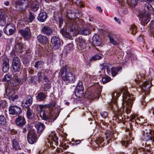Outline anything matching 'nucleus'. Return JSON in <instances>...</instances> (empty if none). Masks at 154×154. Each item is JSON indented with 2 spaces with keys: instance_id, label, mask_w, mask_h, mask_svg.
<instances>
[{
  "instance_id": "obj_28",
  "label": "nucleus",
  "mask_w": 154,
  "mask_h": 154,
  "mask_svg": "<svg viewBox=\"0 0 154 154\" xmlns=\"http://www.w3.org/2000/svg\"><path fill=\"white\" fill-rule=\"evenodd\" d=\"M37 39L39 42L43 44H46L48 41L47 37L46 36L42 35H38L37 36Z\"/></svg>"
},
{
  "instance_id": "obj_47",
  "label": "nucleus",
  "mask_w": 154,
  "mask_h": 154,
  "mask_svg": "<svg viewBox=\"0 0 154 154\" xmlns=\"http://www.w3.org/2000/svg\"><path fill=\"white\" fill-rule=\"evenodd\" d=\"M5 91L6 95L9 97H12L13 94H14V91H12L11 92H10L9 90L8 89H6Z\"/></svg>"
},
{
  "instance_id": "obj_64",
  "label": "nucleus",
  "mask_w": 154,
  "mask_h": 154,
  "mask_svg": "<svg viewBox=\"0 0 154 154\" xmlns=\"http://www.w3.org/2000/svg\"><path fill=\"white\" fill-rule=\"evenodd\" d=\"M149 112L150 113H152L153 115H154V108L152 109L151 110H149Z\"/></svg>"
},
{
  "instance_id": "obj_29",
  "label": "nucleus",
  "mask_w": 154,
  "mask_h": 154,
  "mask_svg": "<svg viewBox=\"0 0 154 154\" xmlns=\"http://www.w3.org/2000/svg\"><path fill=\"white\" fill-rule=\"evenodd\" d=\"M47 18V14L45 12L40 13L37 17L38 20L41 22H44L45 21Z\"/></svg>"
},
{
  "instance_id": "obj_30",
  "label": "nucleus",
  "mask_w": 154,
  "mask_h": 154,
  "mask_svg": "<svg viewBox=\"0 0 154 154\" xmlns=\"http://www.w3.org/2000/svg\"><path fill=\"white\" fill-rule=\"evenodd\" d=\"M12 147L15 150H17L20 149V147L17 139H13L12 141Z\"/></svg>"
},
{
  "instance_id": "obj_25",
  "label": "nucleus",
  "mask_w": 154,
  "mask_h": 154,
  "mask_svg": "<svg viewBox=\"0 0 154 154\" xmlns=\"http://www.w3.org/2000/svg\"><path fill=\"white\" fill-rule=\"evenodd\" d=\"M35 126L37 130L38 133L42 132L45 127L44 124L40 122H36Z\"/></svg>"
},
{
  "instance_id": "obj_41",
  "label": "nucleus",
  "mask_w": 154,
  "mask_h": 154,
  "mask_svg": "<svg viewBox=\"0 0 154 154\" xmlns=\"http://www.w3.org/2000/svg\"><path fill=\"white\" fill-rule=\"evenodd\" d=\"M102 80L103 83L104 84L110 81L111 78L107 75H106L102 77Z\"/></svg>"
},
{
  "instance_id": "obj_55",
  "label": "nucleus",
  "mask_w": 154,
  "mask_h": 154,
  "mask_svg": "<svg viewBox=\"0 0 154 154\" xmlns=\"http://www.w3.org/2000/svg\"><path fill=\"white\" fill-rule=\"evenodd\" d=\"M37 75L38 80L40 81L42 79L41 72H38V73Z\"/></svg>"
},
{
  "instance_id": "obj_48",
  "label": "nucleus",
  "mask_w": 154,
  "mask_h": 154,
  "mask_svg": "<svg viewBox=\"0 0 154 154\" xmlns=\"http://www.w3.org/2000/svg\"><path fill=\"white\" fill-rule=\"evenodd\" d=\"M35 17L31 13V12H29V15L28 19V21L31 22L34 19Z\"/></svg>"
},
{
  "instance_id": "obj_51",
  "label": "nucleus",
  "mask_w": 154,
  "mask_h": 154,
  "mask_svg": "<svg viewBox=\"0 0 154 154\" xmlns=\"http://www.w3.org/2000/svg\"><path fill=\"white\" fill-rule=\"evenodd\" d=\"M15 84L13 85L14 86H16L18 85L21 82V80L20 79L17 78L14 80Z\"/></svg>"
},
{
  "instance_id": "obj_18",
  "label": "nucleus",
  "mask_w": 154,
  "mask_h": 154,
  "mask_svg": "<svg viewBox=\"0 0 154 154\" xmlns=\"http://www.w3.org/2000/svg\"><path fill=\"white\" fill-rule=\"evenodd\" d=\"M129 121L131 122H134L137 124H142L145 122V120L142 117H137L135 119L136 117L134 115H131L130 116Z\"/></svg>"
},
{
  "instance_id": "obj_16",
  "label": "nucleus",
  "mask_w": 154,
  "mask_h": 154,
  "mask_svg": "<svg viewBox=\"0 0 154 154\" xmlns=\"http://www.w3.org/2000/svg\"><path fill=\"white\" fill-rule=\"evenodd\" d=\"M27 140L29 143L30 144H33L37 139L36 133L33 131H30L27 135Z\"/></svg>"
},
{
  "instance_id": "obj_37",
  "label": "nucleus",
  "mask_w": 154,
  "mask_h": 154,
  "mask_svg": "<svg viewBox=\"0 0 154 154\" xmlns=\"http://www.w3.org/2000/svg\"><path fill=\"white\" fill-rule=\"evenodd\" d=\"M80 32L84 35H87L89 34L90 31L89 29L85 28H82L80 29Z\"/></svg>"
},
{
  "instance_id": "obj_46",
  "label": "nucleus",
  "mask_w": 154,
  "mask_h": 154,
  "mask_svg": "<svg viewBox=\"0 0 154 154\" xmlns=\"http://www.w3.org/2000/svg\"><path fill=\"white\" fill-rule=\"evenodd\" d=\"M109 39L110 43L113 45H117L118 44L117 42L115 40V39L113 37L109 36Z\"/></svg>"
},
{
  "instance_id": "obj_58",
  "label": "nucleus",
  "mask_w": 154,
  "mask_h": 154,
  "mask_svg": "<svg viewBox=\"0 0 154 154\" xmlns=\"http://www.w3.org/2000/svg\"><path fill=\"white\" fill-rule=\"evenodd\" d=\"M132 5H134L136 4V0H130Z\"/></svg>"
},
{
  "instance_id": "obj_2",
  "label": "nucleus",
  "mask_w": 154,
  "mask_h": 154,
  "mask_svg": "<svg viewBox=\"0 0 154 154\" xmlns=\"http://www.w3.org/2000/svg\"><path fill=\"white\" fill-rule=\"evenodd\" d=\"M76 69L74 68L68 67L65 66L62 67L60 69L59 75L61 77L62 81L66 84L74 83L75 81V73Z\"/></svg>"
},
{
  "instance_id": "obj_1",
  "label": "nucleus",
  "mask_w": 154,
  "mask_h": 154,
  "mask_svg": "<svg viewBox=\"0 0 154 154\" xmlns=\"http://www.w3.org/2000/svg\"><path fill=\"white\" fill-rule=\"evenodd\" d=\"M122 93V106L125 108V112L127 114L129 113L131 111L133 102L135 100V97L133 95H131L127 90L126 88H123L121 90L116 92H113L112 94V103L110 105V108L111 106L112 107L117 106L116 99Z\"/></svg>"
},
{
  "instance_id": "obj_50",
  "label": "nucleus",
  "mask_w": 154,
  "mask_h": 154,
  "mask_svg": "<svg viewBox=\"0 0 154 154\" xmlns=\"http://www.w3.org/2000/svg\"><path fill=\"white\" fill-rule=\"evenodd\" d=\"M100 114L102 117L104 119L106 118L108 115V113L105 111L102 112Z\"/></svg>"
},
{
  "instance_id": "obj_9",
  "label": "nucleus",
  "mask_w": 154,
  "mask_h": 154,
  "mask_svg": "<svg viewBox=\"0 0 154 154\" xmlns=\"http://www.w3.org/2000/svg\"><path fill=\"white\" fill-rule=\"evenodd\" d=\"M105 135L107 143H109L116 139L117 134L113 131L108 130L105 133Z\"/></svg>"
},
{
  "instance_id": "obj_43",
  "label": "nucleus",
  "mask_w": 154,
  "mask_h": 154,
  "mask_svg": "<svg viewBox=\"0 0 154 154\" xmlns=\"http://www.w3.org/2000/svg\"><path fill=\"white\" fill-rule=\"evenodd\" d=\"M11 78L12 76L11 74H7L4 76L2 79V81L3 82L9 81L11 79Z\"/></svg>"
},
{
  "instance_id": "obj_4",
  "label": "nucleus",
  "mask_w": 154,
  "mask_h": 154,
  "mask_svg": "<svg viewBox=\"0 0 154 154\" xmlns=\"http://www.w3.org/2000/svg\"><path fill=\"white\" fill-rule=\"evenodd\" d=\"M95 86L97 87V88L95 92L91 91L88 92V93H86L85 94V96L86 97L89 99L99 98L100 95L102 88L100 86L98 85V84H96Z\"/></svg>"
},
{
  "instance_id": "obj_33",
  "label": "nucleus",
  "mask_w": 154,
  "mask_h": 154,
  "mask_svg": "<svg viewBox=\"0 0 154 154\" xmlns=\"http://www.w3.org/2000/svg\"><path fill=\"white\" fill-rule=\"evenodd\" d=\"M15 51L19 53L23 51V45L21 43H18L15 45Z\"/></svg>"
},
{
  "instance_id": "obj_44",
  "label": "nucleus",
  "mask_w": 154,
  "mask_h": 154,
  "mask_svg": "<svg viewBox=\"0 0 154 154\" xmlns=\"http://www.w3.org/2000/svg\"><path fill=\"white\" fill-rule=\"evenodd\" d=\"M6 124V120L4 116H0V125H4Z\"/></svg>"
},
{
  "instance_id": "obj_20",
  "label": "nucleus",
  "mask_w": 154,
  "mask_h": 154,
  "mask_svg": "<svg viewBox=\"0 0 154 154\" xmlns=\"http://www.w3.org/2000/svg\"><path fill=\"white\" fill-rule=\"evenodd\" d=\"M30 8L32 11H36L38 9L39 4L37 0H31L30 2Z\"/></svg>"
},
{
  "instance_id": "obj_10",
  "label": "nucleus",
  "mask_w": 154,
  "mask_h": 154,
  "mask_svg": "<svg viewBox=\"0 0 154 154\" xmlns=\"http://www.w3.org/2000/svg\"><path fill=\"white\" fill-rule=\"evenodd\" d=\"M110 109L114 111L115 114L117 115L118 121L121 122L123 121L124 118H125L122 117V113L124 110V109L123 108L119 109L118 108L117 106L113 107L112 106H111Z\"/></svg>"
},
{
  "instance_id": "obj_7",
  "label": "nucleus",
  "mask_w": 154,
  "mask_h": 154,
  "mask_svg": "<svg viewBox=\"0 0 154 154\" xmlns=\"http://www.w3.org/2000/svg\"><path fill=\"white\" fill-rule=\"evenodd\" d=\"M58 138L56 134L54 133H52L49 135L47 140L48 143L50 144V146L53 148H55V146H57L58 144Z\"/></svg>"
},
{
  "instance_id": "obj_52",
  "label": "nucleus",
  "mask_w": 154,
  "mask_h": 154,
  "mask_svg": "<svg viewBox=\"0 0 154 154\" xmlns=\"http://www.w3.org/2000/svg\"><path fill=\"white\" fill-rule=\"evenodd\" d=\"M47 105H48V108L50 107L51 109H53L55 106V103L54 102H52Z\"/></svg>"
},
{
  "instance_id": "obj_34",
  "label": "nucleus",
  "mask_w": 154,
  "mask_h": 154,
  "mask_svg": "<svg viewBox=\"0 0 154 154\" xmlns=\"http://www.w3.org/2000/svg\"><path fill=\"white\" fill-rule=\"evenodd\" d=\"M121 68L120 67H112L111 69V73L113 76H115L120 70Z\"/></svg>"
},
{
  "instance_id": "obj_61",
  "label": "nucleus",
  "mask_w": 154,
  "mask_h": 154,
  "mask_svg": "<svg viewBox=\"0 0 154 154\" xmlns=\"http://www.w3.org/2000/svg\"><path fill=\"white\" fill-rule=\"evenodd\" d=\"M61 32H62V34L65 36H66L67 35V32H65L63 30H62L61 31Z\"/></svg>"
},
{
  "instance_id": "obj_32",
  "label": "nucleus",
  "mask_w": 154,
  "mask_h": 154,
  "mask_svg": "<svg viewBox=\"0 0 154 154\" xmlns=\"http://www.w3.org/2000/svg\"><path fill=\"white\" fill-rule=\"evenodd\" d=\"M26 115L28 119H32L34 116V114L33 111L29 108H27L26 109Z\"/></svg>"
},
{
  "instance_id": "obj_14",
  "label": "nucleus",
  "mask_w": 154,
  "mask_h": 154,
  "mask_svg": "<svg viewBox=\"0 0 154 154\" xmlns=\"http://www.w3.org/2000/svg\"><path fill=\"white\" fill-rule=\"evenodd\" d=\"M9 110V113L13 115H20L22 112L20 107L14 106H10Z\"/></svg>"
},
{
  "instance_id": "obj_57",
  "label": "nucleus",
  "mask_w": 154,
  "mask_h": 154,
  "mask_svg": "<svg viewBox=\"0 0 154 154\" xmlns=\"http://www.w3.org/2000/svg\"><path fill=\"white\" fill-rule=\"evenodd\" d=\"M116 115L114 116L113 118V120H114L118 122V116H117V115L116 114Z\"/></svg>"
},
{
  "instance_id": "obj_12",
  "label": "nucleus",
  "mask_w": 154,
  "mask_h": 154,
  "mask_svg": "<svg viewBox=\"0 0 154 154\" xmlns=\"http://www.w3.org/2000/svg\"><path fill=\"white\" fill-rule=\"evenodd\" d=\"M12 68L14 72H19L20 68V62L19 58L17 57H14L12 62Z\"/></svg>"
},
{
  "instance_id": "obj_60",
  "label": "nucleus",
  "mask_w": 154,
  "mask_h": 154,
  "mask_svg": "<svg viewBox=\"0 0 154 154\" xmlns=\"http://www.w3.org/2000/svg\"><path fill=\"white\" fill-rule=\"evenodd\" d=\"M89 78V79H90V80H94L95 79V77L93 76L92 75H88L87 76Z\"/></svg>"
},
{
  "instance_id": "obj_17",
  "label": "nucleus",
  "mask_w": 154,
  "mask_h": 154,
  "mask_svg": "<svg viewBox=\"0 0 154 154\" xmlns=\"http://www.w3.org/2000/svg\"><path fill=\"white\" fill-rule=\"evenodd\" d=\"M33 102V98L31 96H27L22 101V105L23 106L27 108L30 106L32 103Z\"/></svg>"
},
{
  "instance_id": "obj_36",
  "label": "nucleus",
  "mask_w": 154,
  "mask_h": 154,
  "mask_svg": "<svg viewBox=\"0 0 154 154\" xmlns=\"http://www.w3.org/2000/svg\"><path fill=\"white\" fill-rule=\"evenodd\" d=\"M44 64V63L42 61H37L35 63L34 67L37 69L38 68H41Z\"/></svg>"
},
{
  "instance_id": "obj_22",
  "label": "nucleus",
  "mask_w": 154,
  "mask_h": 154,
  "mask_svg": "<svg viewBox=\"0 0 154 154\" xmlns=\"http://www.w3.org/2000/svg\"><path fill=\"white\" fill-rule=\"evenodd\" d=\"M40 116L43 119L45 120H50L54 121L56 119V118H54L53 115H51L49 116L46 115L45 112L44 110H42L40 111Z\"/></svg>"
},
{
  "instance_id": "obj_59",
  "label": "nucleus",
  "mask_w": 154,
  "mask_h": 154,
  "mask_svg": "<svg viewBox=\"0 0 154 154\" xmlns=\"http://www.w3.org/2000/svg\"><path fill=\"white\" fill-rule=\"evenodd\" d=\"M96 9L100 12H101L102 11V10L101 9L100 7H97L96 8Z\"/></svg>"
},
{
  "instance_id": "obj_49",
  "label": "nucleus",
  "mask_w": 154,
  "mask_h": 154,
  "mask_svg": "<svg viewBox=\"0 0 154 154\" xmlns=\"http://www.w3.org/2000/svg\"><path fill=\"white\" fill-rule=\"evenodd\" d=\"M6 104V102L5 100H1L0 101V108L5 107Z\"/></svg>"
},
{
  "instance_id": "obj_35",
  "label": "nucleus",
  "mask_w": 154,
  "mask_h": 154,
  "mask_svg": "<svg viewBox=\"0 0 154 154\" xmlns=\"http://www.w3.org/2000/svg\"><path fill=\"white\" fill-rule=\"evenodd\" d=\"M36 97L38 100H43L46 98V95L44 93H39L37 94V95L36 94Z\"/></svg>"
},
{
  "instance_id": "obj_63",
  "label": "nucleus",
  "mask_w": 154,
  "mask_h": 154,
  "mask_svg": "<svg viewBox=\"0 0 154 154\" xmlns=\"http://www.w3.org/2000/svg\"><path fill=\"white\" fill-rule=\"evenodd\" d=\"M114 20L118 23H120V22L117 19V18L116 17H114Z\"/></svg>"
},
{
  "instance_id": "obj_3",
  "label": "nucleus",
  "mask_w": 154,
  "mask_h": 154,
  "mask_svg": "<svg viewBox=\"0 0 154 154\" xmlns=\"http://www.w3.org/2000/svg\"><path fill=\"white\" fill-rule=\"evenodd\" d=\"M153 133L150 129L143 131L141 137V140L150 141L152 144L154 143V135L152 134Z\"/></svg>"
},
{
  "instance_id": "obj_56",
  "label": "nucleus",
  "mask_w": 154,
  "mask_h": 154,
  "mask_svg": "<svg viewBox=\"0 0 154 154\" xmlns=\"http://www.w3.org/2000/svg\"><path fill=\"white\" fill-rule=\"evenodd\" d=\"M81 142V140H75V143H74V144L75 145H77L78 144H79Z\"/></svg>"
},
{
  "instance_id": "obj_23",
  "label": "nucleus",
  "mask_w": 154,
  "mask_h": 154,
  "mask_svg": "<svg viewBox=\"0 0 154 154\" xmlns=\"http://www.w3.org/2000/svg\"><path fill=\"white\" fill-rule=\"evenodd\" d=\"M41 31L43 34L47 35L51 34L53 32L52 29L50 27L45 26L42 27Z\"/></svg>"
},
{
  "instance_id": "obj_6",
  "label": "nucleus",
  "mask_w": 154,
  "mask_h": 154,
  "mask_svg": "<svg viewBox=\"0 0 154 154\" xmlns=\"http://www.w3.org/2000/svg\"><path fill=\"white\" fill-rule=\"evenodd\" d=\"M135 82L138 84H139V85L141 86V88L142 90L144 91V94L146 95L148 94L149 93V89L151 86V83L149 81H145L142 84H140V80L135 79Z\"/></svg>"
},
{
  "instance_id": "obj_26",
  "label": "nucleus",
  "mask_w": 154,
  "mask_h": 154,
  "mask_svg": "<svg viewBox=\"0 0 154 154\" xmlns=\"http://www.w3.org/2000/svg\"><path fill=\"white\" fill-rule=\"evenodd\" d=\"M8 62L9 60L8 58H5L3 60V71L4 72H7L9 68Z\"/></svg>"
},
{
  "instance_id": "obj_27",
  "label": "nucleus",
  "mask_w": 154,
  "mask_h": 154,
  "mask_svg": "<svg viewBox=\"0 0 154 154\" xmlns=\"http://www.w3.org/2000/svg\"><path fill=\"white\" fill-rule=\"evenodd\" d=\"M93 44L96 46H99L100 44V39L99 36L97 34H95L92 38Z\"/></svg>"
},
{
  "instance_id": "obj_42",
  "label": "nucleus",
  "mask_w": 154,
  "mask_h": 154,
  "mask_svg": "<svg viewBox=\"0 0 154 154\" xmlns=\"http://www.w3.org/2000/svg\"><path fill=\"white\" fill-rule=\"evenodd\" d=\"M103 55L100 54L95 55L93 56L91 59L92 60H96L100 59L102 58Z\"/></svg>"
},
{
  "instance_id": "obj_24",
  "label": "nucleus",
  "mask_w": 154,
  "mask_h": 154,
  "mask_svg": "<svg viewBox=\"0 0 154 154\" xmlns=\"http://www.w3.org/2000/svg\"><path fill=\"white\" fill-rule=\"evenodd\" d=\"M21 33L22 36L26 39L30 38L31 34L30 29L27 27L24 30H22Z\"/></svg>"
},
{
  "instance_id": "obj_11",
  "label": "nucleus",
  "mask_w": 154,
  "mask_h": 154,
  "mask_svg": "<svg viewBox=\"0 0 154 154\" xmlns=\"http://www.w3.org/2000/svg\"><path fill=\"white\" fill-rule=\"evenodd\" d=\"M16 29L15 25L12 23L8 24L4 29L5 33L8 35H13Z\"/></svg>"
},
{
  "instance_id": "obj_53",
  "label": "nucleus",
  "mask_w": 154,
  "mask_h": 154,
  "mask_svg": "<svg viewBox=\"0 0 154 154\" xmlns=\"http://www.w3.org/2000/svg\"><path fill=\"white\" fill-rule=\"evenodd\" d=\"M103 141L104 140L102 137H100L97 139V142L98 143H102Z\"/></svg>"
},
{
  "instance_id": "obj_19",
  "label": "nucleus",
  "mask_w": 154,
  "mask_h": 154,
  "mask_svg": "<svg viewBox=\"0 0 154 154\" xmlns=\"http://www.w3.org/2000/svg\"><path fill=\"white\" fill-rule=\"evenodd\" d=\"M51 42L55 49H58L60 48V42L58 37L56 36L52 37L51 38Z\"/></svg>"
},
{
  "instance_id": "obj_40",
  "label": "nucleus",
  "mask_w": 154,
  "mask_h": 154,
  "mask_svg": "<svg viewBox=\"0 0 154 154\" xmlns=\"http://www.w3.org/2000/svg\"><path fill=\"white\" fill-rule=\"evenodd\" d=\"M79 91H84V87L83 85V83L81 82H79L77 85L75 89Z\"/></svg>"
},
{
  "instance_id": "obj_21",
  "label": "nucleus",
  "mask_w": 154,
  "mask_h": 154,
  "mask_svg": "<svg viewBox=\"0 0 154 154\" xmlns=\"http://www.w3.org/2000/svg\"><path fill=\"white\" fill-rule=\"evenodd\" d=\"M15 122L17 126L22 127L26 123L25 120L23 117L18 116L16 118Z\"/></svg>"
},
{
  "instance_id": "obj_8",
  "label": "nucleus",
  "mask_w": 154,
  "mask_h": 154,
  "mask_svg": "<svg viewBox=\"0 0 154 154\" xmlns=\"http://www.w3.org/2000/svg\"><path fill=\"white\" fill-rule=\"evenodd\" d=\"M12 4L15 7L19 6L25 10L29 6L28 0H13Z\"/></svg>"
},
{
  "instance_id": "obj_39",
  "label": "nucleus",
  "mask_w": 154,
  "mask_h": 154,
  "mask_svg": "<svg viewBox=\"0 0 154 154\" xmlns=\"http://www.w3.org/2000/svg\"><path fill=\"white\" fill-rule=\"evenodd\" d=\"M137 28L135 25H131L129 27V32L131 34H134L136 32Z\"/></svg>"
},
{
  "instance_id": "obj_54",
  "label": "nucleus",
  "mask_w": 154,
  "mask_h": 154,
  "mask_svg": "<svg viewBox=\"0 0 154 154\" xmlns=\"http://www.w3.org/2000/svg\"><path fill=\"white\" fill-rule=\"evenodd\" d=\"M39 107L41 110H42L46 108H48V105H39Z\"/></svg>"
},
{
  "instance_id": "obj_13",
  "label": "nucleus",
  "mask_w": 154,
  "mask_h": 154,
  "mask_svg": "<svg viewBox=\"0 0 154 154\" xmlns=\"http://www.w3.org/2000/svg\"><path fill=\"white\" fill-rule=\"evenodd\" d=\"M77 42V48L79 50L82 51L85 48L86 43L85 40L81 37H79L76 40Z\"/></svg>"
},
{
  "instance_id": "obj_38",
  "label": "nucleus",
  "mask_w": 154,
  "mask_h": 154,
  "mask_svg": "<svg viewBox=\"0 0 154 154\" xmlns=\"http://www.w3.org/2000/svg\"><path fill=\"white\" fill-rule=\"evenodd\" d=\"M75 94L77 97L81 98L84 95V91L75 90Z\"/></svg>"
},
{
  "instance_id": "obj_45",
  "label": "nucleus",
  "mask_w": 154,
  "mask_h": 154,
  "mask_svg": "<svg viewBox=\"0 0 154 154\" xmlns=\"http://www.w3.org/2000/svg\"><path fill=\"white\" fill-rule=\"evenodd\" d=\"M43 79L45 82H47V84H46V83H45V86H46L48 89L50 88L51 87L50 82L48 81V80L47 77L46 76H45L43 78Z\"/></svg>"
},
{
  "instance_id": "obj_31",
  "label": "nucleus",
  "mask_w": 154,
  "mask_h": 154,
  "mask_svg": "<svg viewBox=\"0 0 154 154\" xmlns=\"http://www.w3.org/2000/svg\"><path fill=\"white\" fill-rule=\"evenodd\" d=\"M73 49V44L72 43H70L66 45L65 47L64 51L67 54L69 53Z\"/></svg>"
},
{
  "instance_id": "obj_5",
  "label": "nucleus",
  "mask_w": 154,
  "mask_h": 154,
  "mask_svg": "<svg viewBox=\"0 0 154 154\" xmlns=\"http://www.w3.org/2000/svg\"><path fill=\"white\" fill-rule=\"evenodd\" d=\"M84 22L82 19H76L72 20L71 21L70 24L67 25L71 29L75 31H78L80 25H83Z\"/></svg>"
},
{
  "instance_id": "obj_15",
  "label": "nucleus",
  "mask_w": 154,
  "mask_h": 154,
  "mask_svg": "<svg viewBox=\"0 0 154 154\" xmlns=\"http://www.w3.org/2000/svg\"><path fill=\"white\" fill-rule=\"evenodd\" d=\"M133 140V138L131 136L130 133L127 135H125L124 139L121 141L122 144L125 147H128L130 143H131V140Z\"/></svg>"
},
{
  "instance_id": "obj_62",
  "label": "nucleus",
  "mask_w": 154,
  "mask_h": 154,
  "mask_svg": "<svg viewBox=\"0 0 154 154\" xmlns=\"http://www.w3.org/2000/svg\"><path fill=\"white\" fill-rule=\"evenodd\" d=\"M75 2L77 5H79L81 2V0H75Z\"/></svg>"
}]
</instances>
